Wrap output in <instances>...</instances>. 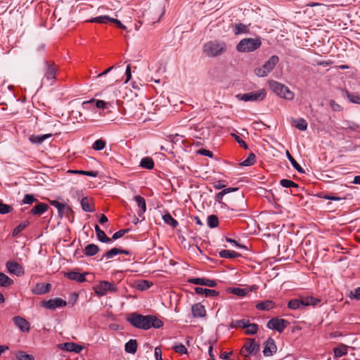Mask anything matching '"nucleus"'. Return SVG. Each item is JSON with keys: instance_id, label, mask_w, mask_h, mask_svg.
I'll return each mask as SVG.
<instances>
[{"instance_id": "obj_42", "label": "nucleus", "mask_w": 360, "mask_h": 360, "mask_svg": "<svg viewBox=\"0 0 360 360\" xmlns=\"http://www.w3.org/2000/svg\"><path fill=\"white\" fill-rule=\"evenodd\" d=\"M51 205L57 208L58 214L60 215H62L63 212L65 209L70 210V207H66L65 204L61 203L57 200H52L51 201Z\"/></svg>"}, {"instance_id": "obj_19", "label": "nucleus", "mask_w": 360, "mask_h": 360, "mask_svg": "<svg viewBox=\"0 0 360 360\" xmlns=\"http://www.w3.org/2000/svg\"><path fill=\"white\" fill-rule=\"evenodd\" d=\"M65 276L72 281L82 283L86 281L85 274L77 271H70L65 274Z\"/></svg>"}, {"instance_id": "obj_3", "label": "nucleus", "mask_w": 360, "mask_h": 360, "mask_svg": "<svg viewBox=\"0 0 360 360\" xmlns=\"http://www.w3.org/2000/svg\"><path fill=\"white\" fill-rule=\"evenodd\" d=\"M262 45L259 38H245L239 41L236 46L238 52H252L258 49Z\"/></svg>"}, {"instance_id": "obj_28", "label": "nucleus", "mask_w": 360, "mask_h": 360, "mask_svg": "<svg viewBox=\"0 0 360 360\" xmlns=\"http://www.w3.org/2000/svg\"><path fill=\"white\" fill-rule=\"evenodd\" d=\"M248 322L249 320L245 319L232 321L230 323V328L245 329Z\"/></svg>"}, {"instance_id": "obj_5", "label": "nucleus", "mask_w": 360, "mask_h": 360, "mask_svg": "<svg viewBox=\"0 0 360 360\" xmlns=\"http://www.w3.org/2000/svg\"><path fill=\"white\" fill-rule=\"evenodd\" d=\"M94 290L97 295L101 297L109 292H115L117 288L114 283L103 281L94 287Z\"/></svg>"}, {"instance_id": "obj_51", "label": "nucleus", "mask_w": 360, "mask_h": 360, "mask_svg": "<svg viewBox=\"0 0 360 360\" xmlns=\"http://www.w3.org/2000/svg\"><path fill=\"white\" fill-rule=\"evenodd\" d=\"M288 307L291 309H297L302 307L300 299H293L288 302Z\"/></svg>"}, {"instance_id": "obj_49", "label": "nucleus", "mask_w": 360, "mask_h": 360, "mask_svg": "<svg viewBox=\"0 0 360 360\" xmlns=\"http://www.w3.org/2000/svg\"><path fill=\"white\" fill-rule=\"evenodd\" d=\"M106 146V142L103 139L96 140L92 146V148L95 150H103Z\"/></svg>"}, {"instance_id": "obj_58", "label": "nucleus", "mask_w": 360, "mask_h": 360, "mask_svg": "<svg viewBox=\"0 0 360 360\" xmlns=\"http://www.w3.org/2000/svg\"><path fill=\"white\" fill-rule=\"evenodd\" d=\"M205 297H217L219 295V292L214 290H210V289H205Z\"/></svg>"}, {"instance_id": "obj_21", "label": "nucleus", "mask_w": 360, "mask_h": 360, "mask_svg": "<svg viewBox=\"0 0 360 360\" xmlns=\"http://www.w3.org/2000/svg\"><path fill=\"white\" fill-rule=\"evenodd\" d=\"M49 205L46 203L40 202L35 205L31 210V213L34 215H41L47 211Z\"/></svg>"}, {"instance_id": "obj_53", "label": "nucleus", "mask_w": 360, "mask_h": 360, "mask_svg": "<svg viewBox=\"0 0 360 360\" xmlns=\"http://www.w3.org/2000/svg\"><path fill=\"white\" fill-rule=\"evenodd\" d=\"M118 254H119V248H112L111 250L107 251L103 255V257L101 259V260H102L103 258L110 259V258L113 257L114 256H115V255H117Z\"/></svg>"}, {"instance_id": "obj_12", "label": "nucleus", "mask_w": 360, "mask_h": 360, "mask_svg": "<svg viewBox=\"0 0 360 360\" xmlns=\"http://www.w3.org/2000/svg\"><path fill=\"white\" fill-rule=\"evenodd\" d=\"M15 325L23 333H28L30 330V323L23 317L16 316L13 318Z\"/></svg>"}, {"instance_id": "obj_20", "label": "nucleus", "mask_w": 360, "mask_h": 360, "mask_svg": "<svg viewBox=\"0 0 360 360\" xmlns=\"http://www.w3.org/2000/svg\"><path fill=\"white\" fill-rule=\"evenodd\" d=\"M302 307L316 306L320 302V300L314 298L311 296L300 297Z\"/></svg>"}, {"instance_id": "obj_54", "label": "nucleus", "mask_w": 360, "mask_h": 360, "mask_svg": "<svg viewBox=\"0 0 360 360\" xmlns=\"http://www.w3.org/2000/svg\"><path fill=\"white\" fill-rule=\"evenodd\" d=\"M346 95L347 98L349 100L350 102L360 104V96L356 94H351L349 91H346Z\"/></svg>"}, {"instance_id": "obj_18", "label": "nucleus", "mask_w": 360, "mask_h": 360, "mask_svg": "<svg viewBox=\"0 0 360 360\" xmlns=\"http://www.w3.org/2000/svg\"><path fill=\"white\" fill-rule=\"evenodd\" d=\"M61 348L68 352H74L75 353H79L83 349V347L74 342H65L62 345Z\"/></svg>"}, {"instance_id": "obj_37", "label": "nucleus", "mask_w": 360, "mask_h": 360, "mask_svg": "<svg viewBox=\"0 0 360 360\" xmlns=\"http://www.w3.org/2000/svg\"><path fill=\"white\" fill-rule=\"evenodd\" d=\"M286 155L289 161L290 162L292 167L300 173H304V170L303 168L297 162V161L294 159V158L290 155V153L287 151Z\"/></svg>"}, {"instance_id": "obj_2", "label": "nucleus", "mask_w": 360, "mask_h": 360, "mask_svg": "<svg viewBox=\"0 0 360 360\" xmlns=\"http://www.w3.org/2000/svg\"><path fill=\"white\" fill-rule=\"evenodd\" d=\"M226 49V45L223 41H211L203 46L204 53L209 57H216L222 54Z\"/></svg>"}, {"instance_id": "obj_6", "label": "nucleus", "mask_w": 360, "mask_h": 360, "mask_svg": "<svg viewBox=\"0 0 360 360\" xmlns=\"http://www.w3.org/2000/svg\"><path fill=\"white\" fill-rule=\"evenodd\" d=\"M236 97L243 101H262L266 97V91L264 89L256 91H251L243 94H238Z\"/></svg>"}, {"instance_id": "obj_61", "label": "nucleus", "mask_w": 360, "mask_h": 360, "mask_svg": "<svg viewBox=\"0 0 360 360\" xmlns=\"http://www.w3.org/2000/svg\"><path fill=\"white\" fill-rule=\"evenodd\" d=\"M330 105L335 111H339L341 110V106L333 100L330 101Z\"/></svg>"}, {"instance_id": "obj_48", "label": "nucleus", "mask_w": 360, "mask_h": 360, "mask_svg": "<svg viewBox=\"0 0 360 360\" xmlns=\"http://www.w3.org/2000/svg\"><path fill=\"white\" fill-rule=\"evenodd\" d=\"M280 184L284 188H298V184L295 183L294 181L283 179L280 181Z\"/></svg>"}, {"instance_id": "obj_15", "label": "nucleus", "mask_w": 360, "mask_h": 360, "mask_svg": "<svg viewBox=\"0 0 360 360\" xmlns=\"http://www.w3.org/2000/svg\"><path fill=\"white\" fill-rule=\"evenodd\" d=\"M276 345L275 344V342L273 339L269 338L267 341L266 342L263 354L265 356H269L273 355L274 353L276 352Z\"/></svg>"}, {"instance_id": "obj_57", "label": "nucleus", "mask_w": 360, "mask_h": 360, "mask_svg": "<svg viewBox=\"0 0 360 360\" xmlns=\"http://www.w3.org/2000/svg\"><path fill=\"white\" fill-rule=\"evenodd\" d=\"M172 349L176 352L179 354H187L188 351L186 347L183 344H179L172 347Z\"/></svg>"}, {"instance_id": "obj_11", "label": "nucleus", "mask_w": 360, "mask_h": 360, "mask_svg": "<svg viewBox=\"0 0 360 360\" xmlns=\"http://www.w3.org/2000/svg\"><path fill=\"white\" fill-rule=\"evenodd\" d=\"M56 67L53 63L46 62V72L44 73V79L52 84L56 79Z\"/></svg>"}, {"instance_id": "obj_39", "label": "nucleus", "mask_w": 360, "mask_h": 360, "mask_svg": "<svg viewBox=\"0 0 360 360\" xmlns=\"http://www.w3.org/2000/svg\"><path fill=\"white\" fill-rule=\"evenodd\" d=\"M254 72L258 77H265L271 72V71L264 65H263L262 67L255 68L254 70Z\"/></svg>"}, {"instance_id": "obj_1", "label": "nucleus", "mask_w": 360, "mask_h": 360, "mask_svg": "<svg viewBox=\"0 0 360 360\" xmlns=\"http://www.w3.org/2000/svg\"><path fill=\"white\" fill-rule=\"evenodd\" d=\"M127 321L134 327L143 330H148L150 328H160L163 326V322L153 315H141L132 313L127 318Z\"/></svg>"}, {"instance_id": "obj_60", "label": "nucleus", "mask_w": 360, "mask_h": 360, "mask_svg": "<svg viewBox=\"0 0 360 360\" xmlns=\"http://www.w3.org/2000/svg\"><path fill=\"white\" fill-rule=\"evenodd\" d=\"M233 136H234L236 141L240 144V146L245 149L248 148V145L246 144V143L242 140L240 136L233 134H232Z\"/></svg>"}, {"instance_id": "obj_50", "label": "nucleus", "mask_w": 360, "mask_h": 360, "mask_svg": "<svg viewBox=\"0 0 360 360\" xmlns=\"http://www.w3.org/2000/svg\"><path fill=\"white\" fill-rule=\"evenodd\" d=\"M219 224V220L216 215L212 214L207 218V225L210 228H215Z\"/></svg>"}, {"instance_id": "obj_17", "label": "nucleus", "mask_w": 360, "mask_h": 360, "mask_svg": "<svg viewBox=\"0 0 360 360\" xmlns=\"http://www.w3.org/2000/svg\"><path fill=\"white\" fill-rule=\"evenodd\" d=\"M191 311L192 314L195 318H202L206 315L205 307L200 303L193 304L192 306Z\"/></svg>"}, {"instance_id": "obj_56", "label": "nucleus", "mask_w": 360, "mask_h": 360, "mask_svg": "<svg viewBox=\"0 0 360 360\" xmlns=\"http://www.w3.org/2000/svg\"><path fill=\"white\" fill-rule=\"evenodd\" d=\"M36 201H37V199H36L34 198V195H32V194H26L24 196V198L22 200V202L24 204H28V205H30Z\"/></svg>"}, {"instance_id": "obj_62", "label": "nucleus", "mask_w": 360, "mask_h": 360, "mask_svg": "<svg viewBox=\"0 0 360 360\" xmlns=\"http://www.w3.org/2000/svg\"><path fill=\"white\" fill-rule=\"evenodd\" d=\"M125 75H126V80L124 82V83H127L131 78V67H130V65H128L127 68H126V72H125Z\"/></svg>"}, {"instance_id": "obj_22", "label": "nucleus", "mask_w": 360, "mask_h": 360, "mask_svg": "<svg viewBox=\"0 0 360 360\" xmlns=\"http://www.w3.org/2000/svg\"><path fill=\"white\" fill-rule=\"evenodd\" d=\"M233 31L236 35H238L240 34H247L250 30L248 25L243 23H236L233 25Z\"/></svg>"}, {"instance_id": "obj_10", "label": "nucleus", "mask_w": 360, "mask_h": 360, "mask_svg": "<svg viewBox=\"0 0 360 360\" xmlns=\"http://www.w3.org/2000/svg\"><path fill=\"white\" fill-rule=\"evenodd\" d=\"M103 97L104 98L107 99L108 101H104L101 100H98L96 101V106L98 108H105L107 105H112L114 103V101L117 97L116 94L114 91L110 92V91H108L105 89L103 92Z\"/></svg>"}, {"instance_id": "obj_38", "label": "nucleus", "mask_w": 360, "mask_h": 360, "mask_svg": "<svg viewBox=\"0 0 360 360\" xmlns=\"http://www.w3.org/2000/svg\"><path fill=\"white\" fill-rule=\"evenodd\" d=\"M162 219L166 224L170 225L173 228H176L179 224L178 221L169 213L163 215Z\"/></svg>"}, {"instance_id": "obj_59", "label": "nucleus", "mask_w": 360, "mask_h": 360, "mask_svg": "<svg viewBox=\"0 0 360 360\" xmlns=\"http://www.w3.org/2000/svg\"><path fill=\"white\" fill-rule=\"evenodd\" d=\"M350 297L356 300H360V287L350 292Z\"/></svg>"}, {"instance_id": "obj_45", "label": "nucleus", "mask_w": 360, "mask_h": 360, "mask_svg": "<svg viewBox=\"0 0 360 360\" xmlns=\"http://www.w3.org/2000/svg\"><path fill=\"white\" fill-rule=\"evenodd\" d=\"M51 134H44L41 136H31L30 140L34 143H41L46 139L49 138Z\"/></svg>"}, {"instance_id": "obj_27", "label": "nucleus", "mask_w": 360, "mask_h": 360, "mask_svg": "<svg viewBox=\"0 0 360 360\" xmlns=\"http://www.w3.org/2000/svg\"><path fill=\"white\" fill-rule=\"evenodd\" d=\"M275 304L271 300H266L264 302H259L256 304V308L259 310L268 311L274 308Z\"/></svg>"}, {"instance_id": "obj_31", "label": "nucleus", "mask_w": 360, "mask_h": 360, "mask_svg": "<svg viewBox=\"0 0 360 360\" xmlns=\"http://www.w3.org/2000/svg\"><path fill=\"white\" fill-rule=\"evenodd\" d=\"M140 166L145 169H151L154 167L153 160L150 157L143 158L141 160Z\"/></svg>"}, {"instance_id": "obj_29", "label": "nucleus", "mask_w": 360, "mask_h": 360, "mask_svg": "<svg viewBox=\"0 0 360 360\" xmlns=\"http://www.w3.org/2000/svg\"><path fill=\"white\" fill-rule=\"evenodd\" d=\"M227 292L238 297H245L249 290L246 288H229L227 289Z\"/></svg>"}, {"instance_id": "obj_44", "label": "nucleus", "mask_w": 360, "mask_h": 360, "mask_svg": "<svg viewBox=\"0 0 360 360\" xmlns=\"http://www.w3.org/2000/svg\"><path fill=\"white\" fill-rule=\"evenodd\" d=\"M15 360H34V357L25 352L20 351L15 354Z\"/></svg>"}, {"instance_id": "obj_33", "label": "nucleus", "mask_w": 360, "mask_h": 360, "mask_svg": "<svg viewBox=\"0 0 360 360\" xmlns=\"http://www.w3.org/2000/svg\"><path fill=\"white\" fill-rule=\"evenodd\" d=\"M13 283V281L7 275L0 272V285L2 287H8Z\"/></svg>"}, {"instance_id": "obj_52", "label": "nucleus", "mask_w": 360, "mask_h": 360, "mask_svg": "<svg viewBox=\"0 0 360 360\" xmlns=\"http://www.w3.org/2000/svg\"><path fill=\"white\" fill-rule=\"evenodd\" d=\"M81 206H82V210L85 212H91L94 211L93 209L91 207L89 202V200L86 197L82 198Z\"/></svg>"}, {"instance_id": "obj_64", "label": "nucleus", "mask_w": 360, "mask_h": 360, "mask_svg": "<svg viewBox=\"0 0 360 360\" xmlns=\"http://www.w3.org/2000/svg\"><path fill=\"white\" fill-rule=\"evenodd\" d=\"M112 22L115 23L119 28L122 30H125L126 27L117 19L112 18Z\"/></svg>"}, {"instance_id": "obj_35", "label": "nucleus", "mask_w": 360, "mask_h": 360, "mask_svg": "<svg viewBox=\"0 0 360 360\" xmlns=\"http://www.w3.org/2000/svg\"><path fill=\"white\" fill-rule=\"evenodd\" d=\"M293 125L297 129H298L301 131H304L307 129L308 124L304 119L300 118V119L295 120L293 121Z\"/></svg>"}, {"instance_id": "obj_7", "label": "nucleus", "mask_w": 360, "mask_h": 360, "mask_svg": "<svg viewBox=\"0 0 360 360\" xmlns=\"http://www.w3.org/2000/svg\"><path fill=\"white\" fill-rule=\"evenodd\" d=\"M259 349V345L256 343L254 339H247L244 345L240 349V354L244 357L250 354H255Z\"/></svg>"}, {"instance_id": "obj_4", "label": "nucleus", "mask_w": 360, "mask_h": 360, "mask_svg": "<svg viewBox=\"0 0 360 360\" xmlns=\"http://www.w3.org/2000/svg\"><path fill=\"white\" fill-rule=\"evenodd\" d=\"M269 84L271 90L281 98L290 101L293 99L294 93L287 86L276 81H271Z\"/></svg>"}, {"instance_id": "obj_14", "label": "nucleus", "mask_w": 360, "mask_h": 360, "mask_svg": "<svg viewBox=\"0 0 360 360\" xmlns=\"http://www.w3.org/2000/svg\"><path fill=\"white\" fill-rule=\"evenodd\" d=\"M188 282L195 285H205L208 287H215L217 282L205 278H193L188 280Z\"/></svg>"}, {"instance_id": "obj_46", "label": "nucleus", "mask_w": 360, "mask_h": 360, "mask_svg": "<svg viewBox=\"0 0 360 360\" xmlns=\"http://www.w3.org/2000/svg\"><path fill=\"white\" fill-rule=\"evenodd\" d=\"M68 172L72 174H84L92 177H96L98 174V172L96 171H84V170H69Z\"/></svg>"}, {"instance_id": "obj_30", "label": "nucleus", "mask_w": 360, "mask_h": 360, "mask_svg": "<svg viewBox=\"0 0 360 360\" xmlns=\"http://www.w3.org/2000/svg\"><path fill=\"white\" fill-rule=\"evenodd\" d=\"M125 351L127 353L135 354L137 350V342L136 340H130L124 346Z\"/></svg>"}, {"instance_id": "obj_24", "label": "nucleus", "mask_w": 360, "mask_h": 360, "mask_svg": "<svg viewBox=\"0 0 360 360\" xmlns=\"http://www.w3.org/2000/svg\"><path fill=\"white\" fill-rule=\"evenodd\" d=\"M95 231L96 233L97 238L102 243H110L112 239L108 237L105 232L102 231L98 225L95 226Z\"/></svg>"}, {"instance_id": "obj_32", "label": "nucleus", "mask_w": 360, "mask_h": 360, "mask_svg": "<svg viewBox=\"0 0 360 360\" xmlns=\"http://www.w3.org/2000/svg\"><path fill=\"white\" fill-rule=\"evenodd\" d=\"M278 62L279 58L277 56H272L264 65L271 72Z\"/></svg>"}, {"instance_id": "obj_8", "label": "nucleus", "mask_w": 360, "mask_h": 360, "mask_svg": "<svg viewBox=\"0 0 360 360\" xmlns=\"http://www.w3.org/2000/svg\"><path fill=\"white\" fill-rule=\"evenodd\" d=\"M40 305L48 309L55 310L57 308H63L67 305V302L62 298H54L49 300H42Z\"/></svg>"}, {"instance_id": "obj_55", "label": "nucleus", "mask_w": 360, "mask_h": 360, "mask_svg": "<svg viewBox=\"0 0 360 360\" xmlns=\"http://www.w3.org/2000/svg\"><path fill=\"white\" fill-rule=\"evenodd\" d=\"M13 210V207L11 205L4 204L0 202V214H5L11 212Z\"/></svg>"}, {"instance_id": "obj_25", "label": "nucleus", "mask_w": 360, "mask_h": 360, "mask_svg": "<svg viewBox=\"0 0 360 360\" xmlns=\"http://www.w3.org/2000/svg\"><path fill=\"white\" fill-rule=\"evenodd\" d=\"M220 257L235 259L241 256V254L229 250H222L219 252Z\"/></svg>"}, {"instance_id": "obj_47", "label": "nucleus", "mask_w": 360, "mask_h": 360, "mask_svg": "<svg viewBox=\"0 0 360 360\" xmlns=\"http://www.w3.org/2000/svg\"><path fill=\"white\" fill-rule=\"evenodd\" d=\"M255 159H256L255 155L252 153H250L248 158L246 160H245L244 161H243L240 163V165L245 166V167L252 165L255 162Z\"/></svg>"}, {"instance_id": "obj_34", "label": "nucleus", "mask_w": 360, "mask_h": 360, "mask_svg": "<svg viewBox=\"0 0 360 360\" xmlns=\"http://www.w3.org/2000/svg\"><path fill=\"white\" fill-rule=\"evenodd\" d=\"M335 358H340L347 354V347L345 345H340L333 349Z\"/></svg>"}, {"instance_id": "obj_36", "label": "nucleus", "mask_w": 360, "mask_h": 360, "mask_svg": "<svg viewBox=\"0 0 360 360\" xmlns=\"http://www.w3.org/2000/svg\"><path fill=\"white\" fill-rule=\"evenodd\" d=\"M153 285V283L147 280H141L136 282V288L140 290H146L150 288Z\"/></svg>"}, {"instance_id": "obj_40", "label": "nucleus", "mask_w": 360, "mask_h": 360, "mask_svg": "<svg viewBox=\"0 0 360 360\" xmlns=\"http://www.w3.org/2000/svg\"><path fill=\"white\" fill-rule=\"evenodd\" d=\"M29 224V222L27 221H24L21 222L18 226H17L13 231V236L16 237L18 236Z\"/></svg>"}, {"instance_id": "obj_23", "label": "nucleus", "mask_w": 360, "mask_h": 360, "mask_svg": "<svg viewBox=\"0 0 360 360\" xmlns=\"http://www.w3.org/2000/svg\"><path fill=\"white\" fill-rule=\"evenodd\" d=\"M134 200L136 202L137 205L139 207L138 214L139 217H141L146 210V205L145 199L140 195H136L134 197Z\"/></svg>"}, {"instance_id": "obj_26", "label": "nucleus", "mask_w": 360, "mask_h": 360, "mask_svg": "<svg viewBox=\"0 0 360 360\" xmlns=\"http://www.w3.org/2000/svg\"><path fill=\"white\" fill-rule=\"evenodd\" d=\"M99 250L100 249L98 245L95 244H89L85 247L84 253L86 256L91 257L98 253Z\"/></svg>"}, {"instance_id": "obj_16", "label": "nucleus", "mask_w": 360, "mask_h": 360, "mask_svg": "<svg viewBox=\"0 0 360 360\" xmlns=\"http://www.w3.org/2000/svg\"><path fill=\"white\" fill-rule=\"evenodd\" d=\"M51 288V285L50 283H40L35 285L32 292L35 295H43L49 292Z\"/></svg>"}, {"instance_id": "obj_63", "label": "nucleus", "mask_w": 360, "mask_h": 360, "mask_svg": "<svg viewBox=\"0 0 360 360\" xmlns=\"http://www.w3.org/2000/svg\"><path fill=\"white\" fill-rule=\"evenodd\" d=\"M155 356L156 360H162V351L161 349L158 347L155 348Z\"/></svg>"}, {"instance_id": "obj_9", "label": "nucleus", "mask_w": 360, "mask_h": 360, "mask_svg": "<svg viewBox=\"0 0 360 360\" xmlns=\"http://www.w3.org/2000/svg\"><path fill=\"white\" fill-rule=\"evenodd\" d=\"M288 325L289 322L287 320L279 318H273L267 323L269 329L276 330L279 333H282Z\"/></svg>"}, {"instance_id": "obj_43", "label": "nucleus", "mask_w": 360, "mask_h": 360, "mask_svg": "<svg viewBox=\"0 0 360 360\" xmlns=\"http://www.w3.org/2000/svg\"><path fill=\"white\" fill-rule=\"evenodd\" d=\"M245 329V334L255 335L257 332L258 326L256 323H250V321H249Z\"/></svg>"}, {"instance_id": "obj_13", "label": "nucleus", "mask_w": 360, "mask_h": 360, "mask_svg": "<svg viewBox=\"0 0 360 360\" xmlns=\"http://www.w3.org/2000/svg\"><path fill=\"white\" fill-rule=\"evenodd\" d=\"M6 268L10 273L16 276H20L24 274L22 266L15 262H8L6 263Z\"/></svg>"}, {"instance_id": "obj_41", "label": "nucleus", "mask_w": 360, "mask_h": 360, "mask_svg": "<svg viewBox=\"0 0 360 360\" xmlns=\"http://www.w3.org/2000/svg\"><path fill=\"white\" fill-rule=\"evenodd\" d=\"M112 18H110L108 15H102V16L94 18L93 19L91 20V22L106 24L108 22H112Z\"/></svg>"}]
</instances>
